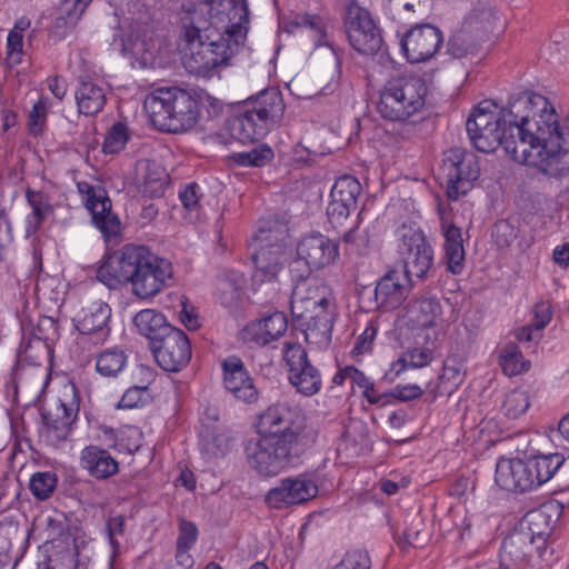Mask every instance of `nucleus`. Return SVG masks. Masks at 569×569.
<instances>
[{
    "instance_id": "1",
    "label": "nucleus",
    "mask_w": 569,
    "mask_h": 569,
    "mask_svg": "<svg viewBox=\"0 0 569 569\" xmlns=\"http://www.w3.org/2000/svg\"><path fill=\"white\" fill-rule=\"evenodd\" d=\"M466 130L480 152L502 147L515 161L535 166L551 178L569 173V116L560 118L542 94L518 91L507 107L483 100L467 119Z\"/></svg>"
},
{
    "instance_id": "2",
    "label": "nucleus",
    "mask_w": 569,
    "mask_h": 569,
    "mask_svg": "<svg viewBox=\"0 0 569 569\" xmlns=\"http://www.w3.org/2000/svg\"><path fill=\"white\" fill-rule=\"evenodd\" d=\"M257 433L258 439L249 441L244 453L249 468L264 479L301 465L317 440L306 413L284 402L273 403L259 415Z\"/></svg>"
},
{
    "instance_id": "3",
    "label": "nucleus",
    "mask_w": 569,
    "mask_h": 569,
    "mask_svg": "<svg viewBox=\"0 0 569 569\" xmlns=\"http://www.w3.org/2000/svg\"><path fill=\"white\" fill-rule=\"evenodd\" d=\"M96 278L110 290L130 288L139 299H150L172 286V262L149 246L126 243L116 250H106Z\"/></svg>"
},
{
    "instance_id": "4",
    "label": "nucleus",
    "mask_w": 569,
    "mask_h": 569,
    "mask_svg": "<svg viewBox=\"0 0 569 569\" xmlns=\"http://www.w3.org/2000/svg\"><path fill=\"white\" fill-rule=\"evenodd\" d=\"M152 124L167 133H182L223 117L224 102L201 88L162 87L143 103Z\"/></svg>"
},
{
    "instance_id": "5",
    "label": "nucleus",
    "mask_w": 569,
    "mask_h": 569,
    "mask_svg": "<svg viewBox=\"0 0 569 569\" xmlns=\"http://www.w3.org/2000/svg\"><path fill=\"white\" fill-rule=\"evenodd\" d=\"M284 110L279 87H267L244 100L224 103V128L232 139L243 144L252 143L280 124Z\"/></svg>"
},
{
    "instance_id": "6",
    "label": "nucleus",
    "mask_w": 569,
    "mask_h": 569,
    "mask_svg": "<svg viewBox=\"0 0 569 569\" xmlns=\"http://www.w3.org/2000/svg\"><path fill=\"white\" fill-rule=\"evenodd\" d=\"M190 22L203 20L206 33H217L233 47H242L249 31V6L247 0H204L189 11Z\"/></svg>"
},
{
    "instance_id": "7",
    "label": "nucleus",
    "mask_w": 569,
    "mask_h": 569,
    "mask_svg": "<svg viewBox=\"0 0 569 569\" xmlns=\"http://www.w3.org/2000/svg\"><path fill=\"white\" fill-rule=\"evenodd\" d=\"M428 96L429 87L423 77L397 74L382 87L377 112L385 120L403 123L425 109Z\"/></svg>"
},
{
    "instance_id": "8",
    "label": "nucleus",
    "mask_w": 569,
    "mask_h": 569,
    "mask_svg": "<svg viewBox=\"0 0 569 569\" xmlns=\"http://www.w3.org/2000/svg\"><path fill=\"white\" fill-rule=\"evenodd\" d=\"M288 237V222L278 214L259 220L258 229L253 236L254 251L251 254L254 266L253 283L262 284L276 280L283 268L282 257Z\"/></svg>"
},
{
    "instance_id": "9",
    "label": "nucleus",
    "mask_w": 569,
    "mask_h": 569,
    "mask_svg": "<svg viewBox=\"0 0 569 569\" xmlns=\"http://www.w3.org/2000/svg\"><path fill=\"white\" fill-rule=\"evenodd\" d=\"M81 391L74 382L63 387L60 397L40 408L41 423L38 428L39 443L58 448L78 427Z\"/></svg>"
},
{
    "instance_id": "10",
    "label": "nucleus",
    "mask_w": 569,
    "mask_h": 569,
    "mask_svg": "<svg viewBox=\"0 0 569 569\" xmlns=\"http://www.w3.org/2000/svg\"><path fill=\"white\" fill-rule=\"evenodd\" d=\"M183 30L190 50L184 67L199 77H211L218 67L228 66L241 48L231 46L217 33L202 32L203 20L199 18H194V24H184Z\"/></svg>"
},
{
    "instance_id": "11",
    "label": "nucleus",
    "mask_w": 569,
    "mask_h": 569,
    "mask_svg": "<svg viewBox=\"0 0 569 569\" xmlns=\"http://www.w3.org/2000/svg\"><path fill=\"white\" fill-rule=\"evenodd\" d=\"M305 284H297L291 293L290 310L293 325L299 328L308 343H328L333 330V313L327 297L305 295Z\"/></svg>"
},
{
    "instance_id": "12",
    "label": "nucleus",
    "mask_w": 569,
    "mask_h": 569,
    "mask_svg": "<svg viewBox=\"0 0 569 569\" xmlns=\"http://www.w3.org/2000/svg\"><path fill=\"white\" fill-rule=\"evenodd\" d=\"M339 241L330 239L320 232H311L303 236L297 246V260L290 266L293 278L298 284H305L313 270L323 269L333 264L340 257Z\"/></svg>"
},
{
    "instance_id": "13",
    "label": "nucleus",
    "mask_w": 569,
    "mask_h": 569,
    "mask_svg": "<svg viewBox=\"0 0 569 569\" xmlns=\"http://www.w3.org/2000/svg\"><path fill=\"white\" fill-rule=\"evenodd\" d=\"M480 166L476 153L463 148H451L443 153L439 180L450 200H458L472 189L479 178Z\"/></svg>"
},
{
    "instance_id": "14",
    "label": "nucleus",
    "mask_w": 569,
    "mask_h": 569,
    "mask_svg": "<svg viewBox=\"0 0 569 569\" xmlns=\"http://www.w3.org/2000/svg\"><path fill=\"white\" fill-rule=\"evenodd\" d=\"M343 30L351 48L363 56L377 54L385 43L370 11L359 6L347 7Z\"/></svg>"
},
{
    "instance_id": "15",
    "label": "nucleus",
    "mask_w": 569,
    "mask_h": 569,
    "mask_svg": "<svg viewBox=\"0 0 569 569\" xmlns=\"http://www.w3.org/2000/svg\"><path fill=\"white\" fill-rule=\"evenodd\" d=\"M111 307L102 300L81 308L72 318L73 327L78 331L77 345L88 350L102 346L111 333Z\"/></svg>"
},
{
    "instance_id": "16",
    "label": "nucleus",
    "mask_w": 569,
    "mask_h": 569,
    "mask_svg": "<svg viewBox=\"0 0 569 569\" xmlns=\"http://www.w3.org/2000/svg\"><path fill=\"white\" fill-rule=\"evenodd\" d=\"M401 271L411 279H425L433 266V248L421 229L403 227L398 243Z\"/></svg>"
},
{
    "instance_id": "17",
    "label": "nucleus",
    "mask_w": 569,
    "mask_h": 569,
    "mask_svg": "<svg viewBox=\"0 0 569 569\" xmlns=\"http://www.w3.org/2000/svg\"><path fill=\"white\" fill-rule=\"evenodd\" d=\"M283 360L288 367V381L298 393L311 397L321 390V372L311 363L307 350L300 343L286 342Z\"/></svg>"
},
{
    "instance_id": "18",
    "label": "nucleus",
    "mask_w": 569,
    "mask_h": 569,
    "mask_svg": "<svg viewBox=\"0 0 569 569\" xmlns=\"http://www.w3.org/2000/svg\"><path fill=\"white\" fill-rule=\"evenodd\" d=\"M520 526L537 542L536 552L549 569H566L568 559H563L560 552L548 543L547 538L553 529L551 516L543 507L529 510L519 521Z\"/></svg>"
},
{
    "instance_id": "19",
    "label": "nucleus",
    "mask_w": 569,
    "mask_h": 569,
    "mask_svg": "<svg viewBox=\"0 0 569 569\" xmlns=\"http://www.w3.org/2000/svg\"><path fill=\"white\" fill-rule=\"evenodd\" d=\"M318 485L308 473L281 478L264 495V503L274 510L301 505L318 495Z\"/></svg>"
},
{
    "instance_id": "20",
    "label": "nucleus",
    "mask_w": 569,
    "mask_h": 569,
    "mask_svg": "<svg viewBox=\"0 0 569 569\" xmlns=\"http://www.w3.org/2000/svg\"><path fill=\"white\" fill-rule=\"evenodd\" d=\"M443 43L442 31L431 23L411 26L400 39V50L408 62L420 63L430 60Z\"/></svg>"
},
{
    "instance_id": "21",
    "label": "nucleus",
    "mask_w": 569,
    "mask_h": 569,
    "mask_svg": "<svg viewBox=\"0 0 569 569\" xmlns=\"http://www.w3.org/2000/svg\"><path fill=\"white\" fill-rule=\"evenodd\" d=\"M154 360L167 372H180L191 360L192 347L184 331L174 327L150 348Z\"/></svg>"
},
{
    "instance_id": "22",
    "label": "nucleus",
    "mask_w": 569,
    "mask_h": 569,
    "mask_svg": "<svg viewBox=\"0 0 569 569\" xmlns=\"http://www.w3.org/2000/svg\"><path fill=\"white\" fill-rule=\"evenodd\" d=\"M530 462L525 458H500L496 465L495 481L502 490L526 493L539 489Z\"/></svg>"
},
{
    "instance_id": "23",
    "label": "nucleus",
    "mask_w": 569,
    "mask_h": 569,
    "mask_svg": "<svg viewBox=\"0 0 569 569\" xmlns=\"http://www.w3.org/2000/svg\"><path fill=\"white\" fill-rule=\"evenodd\" d=\"M411 279L399 268H390L378 281L373 290V305L369 309L383 312L399 308L407 299Z\"/></svg>"
},
{
    "instance_id": "24",
    "label": "nucleus",
    "mask_w": 569,
    "mask_h": 569,
    "mask_svg": "<svg viewBox=\"0 0 569 569\" xmlns=\"http://www.w3.org/2000/svg\"><path fill=\"white\" fill-rule=\"evenodd\" d=\"M220 366L226 390L246 403L256 402L259 392L242 359L237 355H231L222 359Z\"/></svg>"
},
{
    "instance_id": "25",
    "label": "nucleus",
    "mask_w": 569,
    "mask_h": 569,
    "mask_svg": "<svg viewBox=\"0 0 569 569\" xmlns=\"http://www.w3.org/2000/svg\"><path fill=\"white\" fill-rule=\"evenodd\" d=\"M107 87L102 81L80 77L74 90L77 110L86 117H96L107 104Z\"/></svg>"
},
{
    "instance_id": "26",
    "label": "nucleus",
    "mask_w": 569,
    "mask_h": 569,
    "mask_svg": "<svg viewBox=\"0 0 569 569\" xmlns=\"http://www.w3.org/2000/svg\"><path fill=\"white\" fill-rule=\"evenodd\" d=\"M54 348L36 340L27 335H21L19 347L16 351V361L11 368L14 379L19 377L20 370L24 367H41L44 361L52 362Z\"/></svg>"
},
{
    "instance_id": "27",
    "label": "nucleus",
    "mask_w": 569,
    "mask_h": 569,
    "mask_svg": "<svg viewBox=\"0 0 569 569\" xmlns=\"http://www.w3.org/2000/svg\"><path fill=\"white\" fill-rule=\"evenodd\" d=\"M80 466L97 480H106L119 472V462L108 449L88 445L80 451Z\"/></svg>"
},
{
    "instance_id": "28",
    "label": "nucleus",
    "mask_w": 569,
    "mask_h": 569,
    "mask_svg": "<svg viewBox=\"0 0 569 569\" xmlns=\"http://www.w3.org/2000/svg\"><path fill=\"white\" fill-rule=\"evenodd\" d=\"M443 254L442 262L446 270L453 276L462 273L466 266V251L463 247L462 230L455 223H442Z\"/></svg>"
},
{
    "instance_id": "29",
    "label": "nucleus",
    "mask_w": 569,
    "mask_h": 569,
    "mask_svg": "<svg viewBox=\"0 0 569 569\" xmlns=\"http://www.w3.org/2000/svg\"><path fill=\"white\" fill-rule=\"evenodd\" d=\"M92 0H63L60 11L49 30V37L53 42L66 39L76 27L77 22Z\"/></svg>"
},
{
    "instance_id": "30",
    "label": "nucleus",
    "mask_w": 569,
    "mask_h": 569,
    "mask_svg": "<svg viewBox=\"0 0 569 569\" xmlns=\"http://www.w3.org/2000/svg\"><path fill=\"white\" fill-rule=\"evenodd\" d=\"M537 542L520 526H516L502 540L501 556L517 565L528 563Z\"/></svg>"
},
{
    "instance_id": "31",
    "label": "nucleus",
    "mask_w": 569,
    "mask_h": 569,
    "mask_svg": "<svg viewBox=\"0 0 569 569\" xmlns=\"http://www.w3.org/2000/svg\"><path fill=\"white\" fill-rule=\"evenodd\" d=\"M133 325L139 335L146 337L149 341V348H152L158 341L170 332L174 327L170 325L166 317L154 309H143L133 317Z\"/></svg>"
},
{
    "instance_id": "32",
    "label": "nucleus",
    "mask_w": 569,
    "mask_h": 569,
    "mask_svg": "<svg viewBox=\"0 0 569 569\" xmlns=\"http://www.w3.org/2000/svg\"><path fill=\"white\" fill-rule=\"evenodd\" d=\"M465 376L466 368L463 360L455 356H449L443 361L442 372L438 377L436 388L429 391L432 395L431 400H435L439 396H443L446 393L451 395L463 382Z\"/></svg>"
},
{
    "instance_id": "33",
    "label": "nucleus",
    "mask_w": 569,
    "mask_h": 569,
    "mask_svg": "<svg viewBox=\"0 0 569 569\" xmlns=\"http://www.w3.org/2000/svg\"><path fill=\"white\" fill-rule=\"evenodd\" d=\"M530 462L535 478L539 488L547 483L566 462V457L561 452H542L540 450L526 453Z\"/></svg>"
},
{
    "instance_id": "34",
    "label": "nucleus",
    "mask_w": 569,
    "mask_h": 569,
    "mask_svg": "<svg viewBox=\"0 0 569 569\" xmlns=\"http://www.w3.org/2000/svg\"><path fill=\"white\" fill-rule=\"evenodd\" d=\"M273 159V149L267 143H258L248 151L231 152L227 157V163L230 167L264 168Z\"/></svg>"
},
{
    "instance_id": "35",
    "label": "nucleus",
    "mask_w": 569,
    "mask_h": 569,
    "mask_svg": "<svg viewBox=\"0 0 569 569\" xmlns=\"http://www.w3.org/2000/svg\"><path fill=\"white\" fill-rule=\"evenodd\" d=\"M302 24V29H307L309 31V38L312 41L313 49L326 47L329 48L336 57H338V50L330 40L328 17L305 11Z\"/></svg>"
},
{
    "instance_id": "36",
    "label": "nucleus",
    "mask_w": 569,
    "mask_h": 569,
    "mask_svg": "<svg viewBox=\"0 0 569 569\" xmlns=\"http://www.w3.org/2000/svg\"><path fill=\"white\" fill-rule=\"evenodd\" d=\"M198 438L201 452L209 459L223 458L231 449L232 439L223 428L209 429L206 427L202 431H198Z\"/></svg>"
},
{
    "instance_id": "37",
    "label": "nucleus",
    "mask_w": 569,
    "mask_h": 569,
    "mask_svg": "<svg viewBox=\"0 0 569 569\" xmlns=\"http://www.w3.org/2000/svg\"><path fill=\"white\" fill-rule=\"evenodd\" d=\"M128 359L124 350L108 348L96 356V371L103 378H117L126 369Z\"/></svg>"
},
{
    "instance_id": "38",
    "label": "nucleus",
    "mask_w": 569,
    "mask_h": 569,
    "mask_svg": "<svg viewBox=\"0 0 569 569\" xmlns=\"http://www.w3.org/2000/svg\"><path fill=\"white\" fill-rule=\"evenodd\" d=\"M499 366L502 372L508 377H515L529 371L530 360L525 359L519 346L513 342H507L499 351Z\"/></svg>"
},
{
    "instance_id": "39",
    "label": "nucleus",
    "mask_w": 569,
    "mask_h": 569,
    "mask_svg": "<svg viewBox=\"0 0 569 569\" xmlns=\"http://www.w3.org/2000/svg\"><path fill=\"white\" fill-rule=\"evenodd\" d=\"M126 516L124 515H109L106 519V536L111 547V555L109 557V569H123L118 561L121 545L118 537L126 533Z\"/></svg>"
},
{
    "instance_id": "40",
    "label": "nucleus",
    "mask_w": 569,
    "mask_h": 569,
    "mask_svg": "<svg viewBox=\"0 0 569 569\" xmlns=\"http://www.w3.org/2000/svg\"><path fill=\"white\" fill-rule=\"evenodd\" d=\"M24 193L27 202L32 209L27 217V221L36 231L42 226L47 216L52 211V206L49 203V196L42 190H33L28 187Z\"/></svg>"
},
{
    "instance_id": "41",
    "label": "nucleus",
    "mask_w": 569,
    "mask_h": 569,
    "mask_svg": "<svg viewBox=\"0 0 569 569\" xmlns=\"http://www.w3.org/2000/svg\"><path fill=\"white\" fill-rule=\"evenodd\" d=\"M92 224L101 232L103 240L109 243L117 241L122 236V224L117 213L112 211V207L100 208L99 212H94L91 217Z\"/></svg>"
},
{
    "instance_id": "42",
    "label": "nucleus",
    "mask_w": 569,
    "mask_h": 569,
    "mask_svg": "<svg viewBox=\"0 0 569 569\" xmlns=\"http://www.w3.org/2000/svg\"><path fill=\"white\" fill-rule=\"evenodd\" d=\"M21 332L36 340L47 342L52 348L60 337L58 320L49 316H40L37 322L30 323L29 327L22 323Z\"/></svg>"
},
{
    "instance_id": "43",
    "label": "nucleus",
    "mask_w": 569,
    "mask_h": 569,
    "mask_svg": "<svg viewBox=\"0 0 569 569\" xmlns=\"http://www.w3.org/2000/svg\"><path fill=\"white\" fill-rule=\"evenodd\" d=\"M77 190L91 217L94 212H99L100 208L112 207L107 190L101 186H93L88 181H78Z\"/></svg>"
},
{
    "instance_id": "44",
    "label": "nucleus",
    "mask_w": 569,
    "mask_h": 569,
    "mask_svg": "<svg viewBox=\"0 0 569 569\" xmlns=\"http://www.w3.org/2000/svg\"><path fill=\"white\" fill-rule=\"evenodd\" d=\"M87 565L88 560L79 558V551L76 546H64L48 555L44 569H87Z\"/></svg>"
},
{
    "instance_id": "45",
    "label": "nucleus",
    "mask_w": 569,
    "mask_h": 569,
    "mask_svg": "<svg viewBox=\"0 0 569 569\" xmlns=\"http://www.w3.org/2000/svg\"><path fill=\"white\" fill-rule=\"evenodd\" d=\"M530 407L529 395L526 390L515 388L507 392L499 407V412L507 419L520 418Z\"/></svg>"
},
{
    "instance_id": "46",
    "label": "nucleus",
    "mask_w": 569,
    "mask_h": 569,
    "mask_svg": "<svg viewBox=\"0 0 569 569\" xmlns=\"http://www.w3.org/2000/svg\"><path fill=\"white\" fill-rule=\"evenodd\" d=\"M131 137L130 129L124 121H116L107 131L102 152L104 154H118L124 150Z\"/></svg>"
},
{
    "instance_id": "47",
    "label": "nucleus",
    "mask_w": 569,
    "mask_h": 569,
    "mask_svg": "<svg viewBox=\"0 0 569 569\" xmlns=\"http://www.w3.org/2000/svg\"><path fill=\"white\" fill-rule=\"evenodd\" d=\"M361 189V184L356 177L343 174L335 181L330 191V198H337L357 208Z\"/></svg>"
},
{
    "instance_id": "48",
    "label": "nucleus",
    "mask_w": 569,
    "mask_h": 569,
    "mask_svg": "<svg viewBox=\"0 0 569 569\" xmlns=\"http://www.w3.org/2000/svg\"><path fill=\"white\" fill-rule=\"evenodd\" d=\"M143 433L134 426H123L119 428V432L114 443H110L109 448L120 452L134 455L142 447Z\"/></svg>"
},
{
    "instance_id": "49",
    "label": "nucleus",
    "mask_w": 569,
    "mask_h": 569,
    "mask_svg": "<svg viewBox=\"0 0 569 569\" xmlns=\"http://www.w3.org/2000/svg\"><path fill=\"white\" fill-rule=\"evenodd\" d=\"M58 486V476L54 471L34 472L29 481V490L40 501L48 500Z\"/></svg>"
},
{
    "instance_id": "50",
    "label": "nucleus",
    "mask_w": 569,
    "mask_h": 569,
    "mask_svg": "<svg viewBox=\"0 0 569 569\" xmlns=\"http://www.w3.org/2000/svg\"><path fill=\"white\" fill-rule=\"evenodd\" d=\"M49 107L50 100L43 96L32 106L28 119V132L31 137L39 138L43 134L47 127Z\"/></svg>"
},
{
    "instance_id": "51",
    "label": "nucleus",
    "mask_w": 569,
    "mask_h": 569,
    "mask_svg": "<svg viewBox=\"0 0 569 569\" xmlns=\"http://www.w3.org/2000/svg\"><path fill=\"white\" fill-rule=\"evenodd\" d=\"M241 339L250 347H264L271 343L267 335V327L263 326L261 318L252 320L244 326L241 330Z\"/></svg>"
},
{
    "instance_id": "52",
    "label": "nucleus",
    "mask_w": 569,
    "mask_h": 569,
    "mask_svg": "<svg viewBox=\"0 0 569 569\" xmlns=\"http://www.w3.org/2000/svg\"><path fill=\"white\" fill-rule=\"evenodd\" d=\"M150 401L148 386L129 387L116 405L118 409H134L146 406Z\"/></svg>"
},
{
    "instance_id": "53",
    "label": "nucleus",
    "mask_w": 569,
    "mask_h": 569,
    "mask_svg": "<svg viewBox=\"0 0 569 569\" xmlns=\"http://www.w3.org/2000/svg\"><path fill=\"white\" fill-rule=\"evenodd\" d=\"M421 529L411 523L407 527L401 535L393 533V540L402 555H406L412 548H421L425 541L420 539Z\"/></svg>"
},
{
    "instance_id": "54",
    "label": "nucleus",
    "mask_w": 569,
    "mask_h": 569,
    "mask_svg": "<svg viewBox=\"0 0 569 569\" xmlns=\"http://www.w3.org/2000/svg\"><path fill=\"white\" fill-rule=\"evenodd\" d=\"M518 220L513 218L498 220L492 230L493 237L499 246H509L519 236V229L516 226Z\"/></svg>"
},
{
    "instance_id": "55",
    "label": "nucleus",
    "mask_w": 569,
    "mask_h": 569,
    "mask_svg": "<svg viewBox=\"0 0 569 569\" xmlns=\"http://www.w3.org/2000/svg\"><path fill=\"white\" fill-rule=\"evenodd\" d=\"M423 395V389L417 383H398L389 391L385 392L387 399L396 402H409L420 399Z\"/></svg>"
},
{
    "instance_id": "56",
    "label": "nucleus",
    "mask_w": 569,
    "mask_h": 569,
    "mask_svg": "<svg viewBox=\"0 0 569 569\" xmlns=\"http://www.w3.org/2000/svg\"><path fill=\"white\" fill-rule=\"evenodd\" d=\"M378 333V326L370 321L360 336L355 341L351 350L352 358L357 359L366 353H370L373 349V341Z\"/></svg>"
},
{
    "instance_id": "57",
    "label": "nucleus",
    "mask_w": 569,
    "mask_h": 569,
    "mask_svg": "<svg viewBox=\"0 0 569 569\" xmlns=\"http://www.w3.org/2000/svg\"><path fill=\"white\" fill-rule=\"evenodd\" d=\"M371 559L366 550L347 551L343 558L332 569H370Z\"/></svg>"
},
{
    "instance_id": "58",
    "label": "nucleus",
    "mask_w": 569,
    "mask_h": 569,
    "mask_svg": "<svg viewBox=\"0 0 569 569\" xmlns=\"http://www.w3.org/2000/svg\"><path fill=\"white\" fill-rule=\"evenodd\" d=\"M261 319L263 326L267 327V335L271 342L278 340L287 331L288 318L282 311H274Z\"/></svg>"
},
{
    "instance_id": "59",
    "label": "nucleus",
    "mask_w": 569,
    "mask_h": 569,
    "mask_svg": "<svg viewBox=\"0 0 569 569\" xmlns=\"http://www.w3.org/2000/svg\"><path fill=\"white\" fill-rule=\"evenodd\" d=\"M417 306L422 315L419 319L422 326L433 325L436 318L441 313V305L436 297H421L417 300Z\"/></svg>"
},
{
    "instance_id": "60",
    "label": "nucleus",
    "mask_w": 569,
    "mask_h": 569,
    "mask_svg": "<svg viewBox=\"0 0 569 569\" xmlns=\"http://www.w3.org/2000/svg\"><path fill=\"white\" fill-rule=\"evenodd\" d=\"M356 209V207L345 201H341L337 198H330L329 204L327 207L328 220L333 227L341 226L343 221L348 219L350 212Z\"/></svg>"
},
{
    "instance_id": "61",
    "label": "nucleus",
    "mask_w": 569,
    "mask_h": 569,
    "mask_svg": "<svg viewBox=\"0 0 569 569\" xmlns=\"http://www.w3.org/2000/svg\"><path fill=\"white\" fill-rule=\"evenodd\" d=\"M23 54V34L16 31H9L7 37V63L10 67L22 62Z\"/></svg>"
},
{
    "instance_id": "62",
    "label": "nucleus",
    "mask_w": 569,
    "mask_h": 569,
    "mask_svg": "<svg viewBox=\"0 0 569 569\" xmlns=\"http://www.w3.org/2000/svg\"><path fill=\"white\" fill-rule=\"evenodd\" d=\"M201 198V188L197 182H189L179 189V199L187 210H196Z\"/></svg>"
},
{
    "instance_id": "63",
    "label": "nucleus",
    "mask_w": 569,
    "mask_h": 569,
    "mask_svg": "<svg viewBox=\"0 0 569 569\" xmlns=\"http://www.w3.org/2000/svg\"><path fill=\"white\" fill-rule=\"evenodd\" d=\"M179 533L177 538V546L192 548L199 536V530L193 521L181 519L179 521Z\"/></svg>"
},
{
    "instance_id": "64",
    "label": "nucleus",
    "mask_w": 569,
    "mask_h": 569,
    "mask_svg": "<svg viewBox=\"0 0 569 569\" xmlns=\"http://www.w3.org/2000/svg\"><path fill=\"white\" fill-rule=\"evenodd\" d=\"M400 358H406L408 368H422L432 361L433 352L427 347L411 348L408 349Z\"/></svg>"
}]
</instances>
